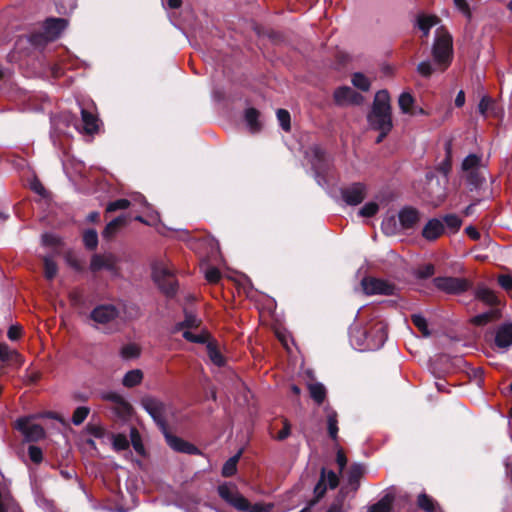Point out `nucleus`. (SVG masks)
Listing matches in <instances>:
<instances>
[{
  "label": "nucleus",
  "mask_w": 512,
  "mask_h": 512,
  "mask_svg": "<svg viewBox=\"0 0 512 512\" xmlns=\"http://www.w3.org/2000/svg\"><path fill=\"white\" fill-rule=\"evenodd\" d=\"M444 231L445 226L443 222L437 218H432L423 227L421 235L428 241H435L443 235Z\"/></svg>",
  "instance_id": "nucleus-15"
},
{
  "label": "nucleus",
  "mask_w": 512,
  "mask_h": 512,
  "mask_svg": "<svg viewBox=\"0 0 512 512\" xmlns=\"http://www.w3.org/2000/svg\"><path fill=\"white\" fill-rule=\"evenodd\" d=\"M217 490L219 496L236 510L246 512L250 508V502L237 490L231 489L228 485H219Z\"/></svg>",
  "instance_id": "nucleus-9"
},
{
  "label": "nucleus",
  "mask_w": 512,
  "mask_h": 512,
  "mask_svg": "<svg viewBox=\"0 0 512 512\" xmlns=\"http://www.w3.org/2000/svg\"><path fill=\"white\" fill-rule=\"evenodd\" d=\"M112 446H113V449L117 452L119 451H123V450H127L129 448V441L126 437V435L124 434H113L112 435Z\"/></svg>",
  "instance_id": "nucleus-46"
},
{
  "label": "nucleus",
  "mask_w": 512,
  "mask_h": 512,
  "mask_svg": "<svg viewBox=\"0 0 512 512\" xmlns=\"http://www.w3.org/2000/svg\"><path fill=\"white\" fill-rule=\"evenodd\" d=\"M90 413V408L86 406L77 407L72 415V423L76 426L81 425Z\"/></svg>",
  "instance_id": "nucleus-47"
},
{
  "label": "nucleus",
  "mask_w": 512,
  "mask_h": 512,
  "mask_svg": "<svg viewBox=\"0 0 512 512\" xmlns=\"http://www.w3.org/2000/svg\"><path fill=\"white\" fill-rule=\"evenodd\" d=\"M161 433L163 434L168 446L170 448H172L174 451L179 452V453L189 454V455L201 454V451L199 450V448L196 447L194 444H192L176 435H173L169 431V427L166 428L165 430L161 431Z\"/></svg>",
  "instance_id": "nucleus-11"
},
{
  "label": "nucleus",
  "mask_w": 512,
  "mask_h": 512,
  "mask_svg": "<svg viewBox=\"0 0 512 512\" xmlns=\"http://www.w3.org/2000/svg\"><path fill=\"white\" fill-rule=\"evenodd\" d=\"M131 444L134 450L141 456L145 455V447L142 443L141 435L139 431L133 427L130 431Z\"/></svg>",
  "instance_id": "nucleus-42"
},
{
  "label": "nucleus",
  "mask_w": 512,
  "mask_h": 512,
  "mask_svg": "<svg viewBox=\"0 0 512 512\" xmlns=\"http://www.w3.org/2000/svg\"><path fill=\"white\" fill-rule=\"evenodd\" d=\"M434 273H435L434 265L431 263H428L419 268L417 275L421 279H427V278L433 276Z\"/></svg>",
  "instance_id": "nucleus-60"
},
{
  "label": "nucleus",
  "mask_w": 512,
  "mask_h": 512,
  "mask_svg": "<svg viewBox=\"0 0 512 512\" xmlns=\"http://www.w3.org/2000/svg\"><path fill=\"white\" fill-rule=\"evenodd\" d=\"M89 317L98 324H108L119 317V310L113 304H100L90 312Z\"/></svg>",
  "instance_id": "nucleus-12"
},
{
  "label": "nucleus",
  "mask_w": 512,
  "mask_h": 512,
  "mask_svg": "<svg viewBox=\"0 0 512 512\" xmlns=\"http://www.w3.org/2000/svg\"><path fill=\"white\" fill-rule=\"evenodd\" d=\"M333 99L336 105L344 106L347 104L360 105L364 98L351 87L341 86L334 91Z\"/></svg>",
  "instance_id": "nucleus-13"
},
{
  "label": "nucleus",
  "mask_w": 512,
  "mask_h": 512,
  "mask_svg": "<svg viewBox=\"0 0 512 512\" xmlns=\"http://www.w3.org/2000/svg\"><path fill=\"white\" fill-rule=\"evenodd\" d=\"M327 431L329 437L337 442L338 440V414L335 410H330L327 414Z\"/></svg>",
  "instance_id": "nucleus-27"
},
{
  "label": "nucleus",
  "mask_w": 512,
  "mask_h": 512,
  "mask_svg": "<svg viewBox=\"0 0 512 512\" xmlns=\"http://www.w3.org/2000/svg\"><path fill=\"white\" fill-rule=\"evenodd\" d=\"M415 99L409 92H403L400 94L398 99V105L402 113L413 115V105Z\"/></svg>",
  "instance_id": "nucleus-30"
},
{
  "label": "nucleus",
  "mask_w": 512,
  "mask_h": 512,
  "mask_svg": "<svg viewBox=\"0 0 512 512\" xmlns=\"http://www.w3.org/2000/svg\"><path fill=\"white\" fill-rule=\"evenodd\" d=\"M277 119L281 128L285 132H290L291 130V116L288 110L286 109H278L276 112Z\"/></svg>",
  "instance_id": "nucleus-44"
},
{
  "label": "nucleus",
  "mask_w": 512,
  "mask_h": 512,
  "mask_svg": "<svg viewBox=\"0 0 512 512\" xmlns=\"http://www.w3.org/2000/svg\"><path fill=\"white\" fill-rule=\"evenodd\" d=\"M69 21L65 18L48 17L42 23V29L50 42L57 40L68 27Z\"/></svg>",
  "instance_id": "nucleus-14"
},
{
  "label": "nucleus",
  "mask_w": 512,
  "mask_h": 512,
  "mask_svg": "<svg viewBox=\"0 0 512 512\" xmlns=\"http://www.w3.org/2000/svg\"><path fill=\"white\" fill-rule=\"evenodd\" d=\"M201 320L197 318L191 312L185 311V319L179 323H177L174 327V331L178 332L184 329H196L200 326Z\"/></svg>",
  "instance_id": "nucleus-26"
},
{
  "label": "nucleus",
  "mask_w": 512,
  "mask_h": 512,
  "mask_svg": "<svg viewBox=\"0 0 512 512\" xmlns=\"http://www.w3.org/2000/svg\"><path fill=\"white\" fill-rule=\"evenodd\" d=\"M433 283L438 290L450 295H460L472 288V282L463 277L438 276Z\"/></svg>",
  "instance_id": "nucleus-4"
},
{
  "label": "nucleus",
  "mask_w": 512,
  "mask_h": 512,
  "mask_svg": "<svg viewBox=\"0 0 512 512\" xmlns=\"http://www.w3.org/2000/svg\"><path fill=\"white\" fill-rule=\"evenodd\" d=\"M343 201L349 206H356L363 202L367 195V186L362 182H354L340 189Z\"/></svg>",
  "instance_id": "nucleus-10"
},
{
  "label": "nucleus",
  "mask_w": 512,
  "mask_h": 512,
  "mask_svg": "<svg viewBox=\"0 0 512 512\" xmlns=\"http://www.w3.org/2000/svg\"><path fill=\"white\" fill-rule=\"evenodd\" d=\"M86 431L94 436L95 438L101 439L105 436L106 430L101 425L88 423L86 425Z\"/></svg>",
  "instance_id": "nucleus-56"
},
{
  "label": "nucleus",
  "mask_w": 512,
  "mask_h": 512,
  "mask_svg": "<svg viewBox=\"0 0 512 512\" xmlns=\"http://www.w3.org/2000/svg\"><path fill=\"white\" fill-rule=\"evenodd\" d=\"M102 399L117 404L121 406L124 410L129 411L131 409V405L129 404V402H127L125 398L117 392L110 391L103 393Z\"/></svg>",
  "instance_id": "nucleus-35"
},
{
  "label": "nucleus",
  "mask_w": 512,
  "mask_h": 512,
  "mask_svg": "<svg viewBox=\"0 0 512 512\" xmlns=\"http://www.w3.org/2000/svg\"><path fill=\"white\" fill-rule=\"evenodd\" d=\"M484 181V177L477 169L469 171L467 174V182L475 188L480 187Z\"/></svg>",
  "instance_id": "nucleus-53"
},
{
  "label": "nucleus",
  "mask_w": 512,
  "mask_h": 512,
  "mask_svg": "<svg viewBox=\"0 0 512 512\" xmlns=\"http://www.w3.org/2000/svg\"><path fill=\"white\" fill-rule=\"evenodd\" d=\"M445 151H446V158L440 163L438 166V170L443 173L444 175H447L452 167L451 162V143L447 142L445 145Z\"/></svg>",
  "instance_id": "nucleus-49"
},
{
  "label": "nucleus",
  "mask_w": 512,
  "mask_h": 512,
  "mask_svg": "<svg viewBox=\"0 0 512 512\" xmlns=\"http://www.w3.org/2000/svg\"><path fill=\"white\" fill-rule=\"evenodd\" d=\"M373 333L377 336V344L383 345L387 339V327L383 323L378 322L374 324L369 331H365L366 337L372 336Z\"/></svg>",
  "instance_id": "nucleus-32"
},
{
  "label": "nucleus",
  "mask_w": 512,
  "mask_h": 512,
  "mask_svg": "<svg viewBox=\"0 0 512 512\" xmlns=\"http://www.w3.org/2000/svg\"><path fill=\"white\" fill-rule=\"evenodd\" d=\"M364 466L359 463H353L347 473V481L350 486L356 490L359 487V482L364 475Z\"/></svg>",
  "instance_id": "nucleus-24"
},
{
  "label": "nucleus",
  "mask_w": 512,
  "mask_h": 512,
  "mask_svg": "<svg viewBox=\"0 0 512 512\" xmlns=\"http://www.w3.org/2000/svg\"><path fill=\"white\" fill-rule=\"evenodd\" d=\"M28 454L30 460L35 464H39L43 460V452L38 446L30 445L28 448Z\"/></svg>",
  "instance_id": "nucleus-55"
},
{
  "label": "nucleus",
  "mask_w": 512,
  "mask_h": 512,
  "mask_svg": "<svg viewBox=\"0 0 512 512\" xmlns=\"http://www.w3.org/2000/svg\"><path fill=\"white\" fill-rule=\"evenodd\" d=\"M143 380V372L140 369H133L128 371L123 379L122 384L127 388H132L139 385Z\"/></svg>",
  "instance_id": "nucleus-28"
},
{
  "label": "nucleus",
  "mask_w": 512,
  "mask_h": 512,
  "mask_svg": "<svg viewBox=\"0 0 512 512\" xmlns=\"http://www.w3.org/2000/svg\"><path fill=\"white\" fill-rule=\"evenodd\" d=\"M291 434V424L287 419L283 420V428L278 432L276 439L279 441L285 440Z\"/></svg>",
  "instance_id": "nucleus-61"
},
{
  "label": "nucleus",
  "mask_w": 512,
  "mask_h": 512,
  "mask_svg": "<svg viewBox=\"0 0 512 512\" xmlns=\"http://www.w3.org/2000/svg\"><path fill=\"white\" fill-rule=\"evenodd\" d=\"M274 505L272 503L268 504H260L256 503L254 505L250 504V508L246 512H270L273 509Z\"/></svg>",
  "instance_id": "nucleus-63"
},
{
  "label": "nucleus",
  "mask_w": 512,
  "mask_h": 512,
  "mask_svg": "<svg viewBox=\"0 0 512 512\" xmlns=\"http://www.w3.org/2000/svg\"><path fill=\"white\" fill-rule=\"evenodd\" d=\"M309 392L311 398L318 404H322L326 398V388L321 383H314L309 385Z\"/></svg>",
  "instance_id": "nucleus-36"
},
{
  "label": "nucleus",
  "mask_w": 512,
  "mask_h": 512,
  "mask_svg": "<svg viewBox=\"0 0 512 512\" xmlns=\"http://www.w3.org/2000/svg\"><path fill=\"white\" fill-rule=\"evenodd\" d=\"M398 218L403 229H412L419 222L420 213L416 208L406 206L399 211Z\"/></svg>",
  "instance_id": "nucleus-16"
},
{
  "label": "nucleus",
  "mask_w": 512,
  "mask_h": 512,
  "mask_svg": "<svg viewBox=\"0 0 512 512\" xmlns=\"http://www.w3.org/2000/svg\"><path fill=\"white\" fill-rule=\"evenodd\" d=\"M495 345L501 349H508L512 346V323L500 325L495 334Z\"/></svg>",
  "instance_id": "nucleus-17"
},
{
  "label": "nucleus",
  "mask_w": 512,
  "mask_h": 512,
  "mask_svg": "<svg viewBox=\"0 0 512 512\" xmlns=\"http://www.w3.org/2000/svg\"><path fill=\"white\" fill-rule=\"evenodd\" d=\"M351 82L357 89L363 92L369 91L371 87L370 80L361 72L354 73L352 75Z\"/></svg>",
  "instance_id": "nucleus-38"
},
{
  "label": "nucleus",
  "mask_w": 512,
  "mask_h": 512,
  "mask_svg": "<svg viewBox=\"0 0 512 512\" xmlns=\"http://www.w3.org/2000/svg\"><path fill=\"white\" fill-rule=\"evenodd\" d=\"M393 500V496L387 494L377 503L373 504L368 512H391Z\"/></svg>",
  "instance_id": "nucleus-33"
},
{
  "label": "nucleus",
  "mask_w": 512,
  "mask_h": 512,
  "mask_svg": "<svg viewBox=\"0 0 512 512\" xmlns=\"http://www.w3.org/2000/svg\"><path fill=\"white\" fill-rule=\"evenodd\" d=\"M367 121L371 129L393 128L391 99L386 89L376 92Z\"/></svg>",
  "instance_id": "nucleus-1"
},
{
  "label": "nucleus",
  "mask_w": 512,
  "mask_h": 512,
  "mask_svg": "<svg viewBox=\"0 0 512 512\" xmlns=\"http://www.w3.org/2000/svg\"><path fill=\"white\" fill-rule=\"evenodd\" d=\"M206 348L209 359L212 361L213 364H215L218 367H222L225 365L226 359L219 350L215 340L208 342Z\"/></svg>",
  "instance_id": "nucleus-25"
},
{
  "label": "nucleus",
  "mask_w": 512,
  "mask_h": 512,
  "mask_svg": "<svg viewBox=\"0 0 512 512\" xmlns=\"http://www.w3.org/2000/svg\"><path fill=\"white\" fill-rule=\"evenodd\" d=\"M260 112L253 107L247 108L245 110L244 118L249 127V130L252 133L260 132L262 129V124L259 121Z\"/></svg>",
  "instance_id": "nucleus-23"
},
{
  "label": "nucleus",
  "mask_w": 512,
  "mask_h": 512,
  "mask_svg": "<svg viewBox=\"0 0 512 512\" xmlns=\"http://www.w3.org/2000/svg\"><path fill=\"white\" fill-rule=\"evenodd\" d=\"M325 480H326V469L322 468L321 473H320V479L314 487L315 499L310 503V506L315 504L318 500H320L326 494L327 485L325 483Z\"/></svg>",
  "instance_id": "nucleus-34"
},
{
  "label": "nucleus",
  "mask_w": 512,
  "mask_h": 512,
  "mask_svg": "<svg viewBox=\"0 0 512 512\" xmlns=\"http://www.w3.org/2000/svg\"><path fill=\"white\" fill-rule=\"evenodd\" d=\"M498 284L506 291H512V277L510 275L501 274L498 276Z\"/></svg>",
  "instance_id": "nucleus-62"
},
{
  "label": "nucleus",
  "mask_w": 512,
  "mask_h": 512,
  "mask_svg": "<svg viewBox=\"0 0 512 512\" xmlns=\"http://www.w3.org/2000/svg\"><path fill=\"white\" fill-rule=\"evenodd\" d=\"M140 405L151 416L160 431L168 428L166 415L169 405L167 403L155 396L145 395L141 398Z\"/></svg>",
  "instance_id": "nucleus-2"
},
{
  "label": "nucleus",
  "mask_w": 512,
  "mask_h": 512,
  "mask_svg": "<svg viewBox=\"0 0 512 512\" xmlns=\"http://www.w3.org/2000/svg\"><path fill=\"white\" fill-rule=\"evenodd\" d=\"M205 279L211 283L216 284L221 279V272L217 267H210L205 273Z\"/></svg>",
  "instance_id": "nucleus-57"
},
{
  "label": "nucleus",
  "mask_w": 512,
  "mask_h": 512,
  "mask_svg": "<svg viewBox=\"0 0 512 512\" xmlns=\"http://www.w3.org/2000/svg\"><path fill=\"white\" fill-rule=\"evenodd\" d=\"M57 271H58L57 264L53 260H51L49 258H45L44 259V275H45L46 279L52 280L56 276Z\"/></svg>",
  "instance_id": "nucleus-51"
},
{
  "label": "nucleus",
  "mask_w": 512,
  "mask_h": 512,
  "mask_svg": "<svg viewBox=\"0 0 512 512\" xmlns=\"http://www.w3.org/2000/svg\"><path fill=\"white\" fill-rule=\"evenodd\" d=\"M501 316V311L498 308H492L487 312L472 317L470 323L474 326L482 327L490 322L499 320Z\"/></svg>",
  "instance_id": "nucleus-20"
},
{
  "label": "nucleus",
  "mask_w": 512,
  "mask_h": 512,
  "mask_svg": "<svg viewBox=\"0 0 512 512\" xmlns=\"http://www.w3.org/2000/svg\"><path fill=\"white\" fill-rule=\"evenodd\" d=\"M433 71L434 69L429 61H422L417 65V72L425 78H429Z\"/></svg>",
  "instance_id": "nucleus-59"
},
{
  "label": "nucleus",
  "mask_w": 512,
  "mask_h": 512,
  "mask_svg": "<svg viewBox=\"0 0 512 512\" xmlns=\"http://www.w3.org/2000/svg\"><path fill=\"white\" fill-rule=\"evenodd\" d=\"M417 506L425 512H444L439 504L425 492L418 495Z\"/></svg>",
  "instance_id": "nucleus-22"
},
{
  "label": "nucleus",
  "mask_w": 512,
  "mask_h": 512,
  "mask_svg": "<svg viewBox=\"0 0 512 512\" xmlns=\"http://www.w3.org/2000/svg\"><path fill=\"white\" fill-rule=\"evenodd\" d=\"M183 338L191 343L206 344L210 342V334L206 331L196 335L188 330L183 332Z\"/></svg>",
  "instance_id": "nucleus-40"
},
{
  "label": "nucleus",
  "mask_w": 512,
  "mask_h": 512,
  "mask_svg": "<svg viewBox=\"0 0 512 512\" xmlns=\"http://www.w3.org/2000/svg\"><path fill=\"white\" fill-rule=\"evenodd\" d=\"M128 217L124 214L119 215L115 219L111 220L109 223L106 224L104 230L102 231V237L106 241L112 240L118 231L125 227L128 224Z\"/></svg>",
  "instance_id": "nucleus-18"
},
{
  "label": "nucleus",
  "mask_w": 512,
  "mask_h": 512,
  "mask_svg": "<svg viewBox=\"0 0 512 512\" xmlns=\"http://www.w3.org/2000/svg\"><path fill=\"white\" fill-rule=\"evenodd\" d=\"M153 279L158 288L167 296L173 297L177 293L178 284L175 276L166 268L153 270Z\"/></svg>",
  "instance_id": "nucleus-7"
},
{
  "label": "nucleus",
  "mask_w": 512,
  "mask_h": 512,
  "mask_svg": "<svg viewBox=\"0 0 512 512\" xmlns=\"http://www.w3.org/2000/svg\"><path fill=\"white\" fill-rule=\"evenodd\" d=\"M411 322L422 333L423 336L428 337L431 335V332L428 328L427 320L422 315L412 314Z\"/></svg>",
  "instance_id": "nucleus-41"
},
{
  "label": "nucleus",
  "mask_w": 512,
  "mask_h": 512,
  "mask_svg": "<svg viewBox=\"0 0 512 512\" xmlns=\"http://www.w3.org/2000/svg\"><path fill=\"white\" fill-rule=\"evenodd\" d=\"M140 355V349L135 344H126L121 349V356L124 359L136 358Z\"/></svg>",
  "instance_id": "nucleus-50"
},
{
  "label": "nucleus",
  "mask_w": 512,
  "mask_h": 512,
  "mask_svg": "<svg viewBox=\"0 0 512 512\" xmlns=\"http://www.w3.org/2000/svg\"><path fill=\"white\" fill-rule=\"evenodd\" d=\"M475 298L486 305L496 307L499 305V299L495 292L485 286H478L475 290Z\"/></svg>",
  "instance_id": "nucleus-21"
},
{
  "label": "nucleus",
  "mask_w": 512,
  "mask_h": 512,
  "mask_svg": "<svg viewBox=\"0 0 512 512\" xmlns=\"http://www.w3.org/2000/svg\"><path fill=\"white\" fill-rule=\"evenodd\" d=\"M105 266V256L100 254H94L90 262V270L92 272H98Z\"/></svg>",
  "instance_id": "nucleus-54"
},
{
  "label": "nucleus",
  "mask_w": 512,
  "mask_h": 512,
  "mask_svg": "<svg viewBox=\"0 0 512 512\" xmlns=\"http://www.w3.org/2000/svg\"><path fill=\"white\" fill-rule=\"evenodd\" d=\"M363 291L367 295H394L396 286L391 282L378 278H364L361 282Z\"/></svg>",
  "instance_id": "nucleus-8"
},
{
  "label": "nucleus",
  "mask_w": 512,
  "mask_h": 512,
  "mask_svg": "<svg viewBox=\"0 0 512 512\" xmlns=\"http://www.w3.org/2000/svg\"><path fill=\"white\" fill-rule=\"evenodd\" d=\"M34 417H21L14 423V428L21 432L25 442H38L46 436V432L40 424L31 423V419Z\"/></svg>",
  "instance_id": "nucleus-6"
},
{
  "label": "nucleus",
  "mask_w": 512,
  "mask_h": 512,
  "mask_svg": "<svg viewBox=\"0 0 512 512\" xmlns=\"http://www.w3.org/2000/svg\"><path fill=\"white\" fill-rule=\"evenodd\" d=\"M22 335V327L18 325H12L9 327L7 337L11 341H17Z\"/></svg>",
  "instance_id": "nucleus-64"
},
{
  "label": "nucleus",
  "mask_w": 512,
  "mask_h": 512,
  "mask_svg": "<svg viewBox=\"0 0 512 512\" xmlns=\"http://www.w3.org/2000/svg\"><path fill=\"white\" fill-rule=\"evenodd\" d=\"M378 211L379 205L376 202H368L359 210V215L369 218L375 216Z\"/></svg>",
  "instance_id": "nucleus-52"
},
{
  "label": "nucleus",
  "mask_w": 512,
  "mask_h": 512,
  "mask_svg": "<svg viewBox=\"0 0 512 512\" xmlns=\"http://www.w3.org/2000/svg\"><path fill=\"white\" fill-rule=\"evenodd\" d=\"M240 458V453L230 457L222 467V475L224 477H232L237 472V463Z\"/></svg>",
  "instance_id": "nucleus-39"
},
{
  "label": "nucleus",
  "mask_w": 512,
  "mask_h": 512,
  "mask_svg": "<svg viewBox=\"0 0 512 512\" xmlns=\"http://www.w3.org/2000/svg\"><path fill=\"white\" fill-rule=\"evenodd\" d=\"M26 38L27 41L35 48H44L50 42L43 29L31 32Z\"/></svg>",
  "instance_id": "nucleus-31"
},
{
  "label": "nucleus",
  "mask_w": 512,
  "mask_h": 512,
  "mask_svg": "<svg viewBox=\"0 0 512 512\" xmlns=\"http://www.w3.org/2000/svg\"><path fill=\"white\" fill-rule=\"evenodd\" d=\"M81 119L86 134L93 135L99 131V118L86 108H81Z\"/></svg>",
  "instance_id": "nucleus-19"
},
{
  "label": "nucleus",
  "mask_w": 512,
  "mask_h": 512,
  "mask_svg": "<svg viewBox=\"0 0 512 512\" xmlns=\"http://www.w3.org/2000/svg\"><path fill=\"white\" fill-rule=\"evenodd\" d=\"M12 357H20L16 351H10L6 344H0V361L8 362Z\"/></svg>",
  "instance_id": "nucleus-58"
},
{
  "label": "nucleus",
  "mask_w": 512,
  "mask_h": 512,
  "mask_svg": "<svg viewBox=\"0 0 512 512\" xmlns=\"http://www.w3.org/2000/svg\"><path fill=\"white\" fill-rule=\"evenodd\" d=\"M310 152V163L314 177L320 186H324L327 183L326 176L330 168L326 151L322 147L314 145L311 147Z\"/></svg>",
  "instance_id": "nucleus-5"
},
{
  "label": "nucleus",
  "mask_w": 512,
  "mask_h": 512,
  "mask_svg": "<svg viewBox=\"0 0 512 512\" xmlns=\"http://www.w3.org/2000/svg\"><path fill=\"white\" fill-rule=\"evenodd\" d=\"M453 40L452 36L443 31L438 34L432 47V55L437 64L443 66V70L447 69L452 61Z\"/></svg>",
  "instance_id": "nucleus-3"
},
{
  "label": "nucleus",
  "mask_w": 512,
  "mask_h": 512,
  "mask_svg": "<svg viewBox=\"0 0 512 512\" xmlns=\"http://www.w3.org/2000/svg\"><path fill=\"white\" fill-rule=\"evenodd\" d=\"M443 221L448 229H450L453 233H456L459 231L462 220L459 216L456 214H447L443 217Z\"/></svg>",
  "instance_id": "nucleus-45"
},
{
  "label": "nucleus",
  "mask_w": 512,
  "mask_h": 512,
  "mask_svg": "<svg viewBox=\"0 0 512 512\" xmlns=\"http://www.w3.org/2000/svg\"><path fill=\"white\" fill-rule=\"evenodd\" d=\"M131 205V202L128 199H117L115 201H111L107 204L106 207V213H112L116 212L118 210H125L129 208Z\"/></svg>",
  "instance_id": "nucleus-48"
},
{
  "label": "nucleus",
  "mask_w": 512,
  "mask_h": 512,
  "mask_svg": "<svg viewBox=\"0 0 512 512\" xmlns=\"http://www.w3.org/2000/svg\"><path fill=\"white\" fill-rule=\"evenodd\" d=\"M481 163V157L476 154H469L462 161V170L469 172L472 170H476Z\"/></svg>",
  "instance_id": "nucleus-43"
},
{
  "label": "nucleus",
  "mask_w": 512,
  "mask_h": 512,
  "mask_svg": "<svg viewBox=\"0 0 512 512\" xmlns=\"http://www.w3.org/2000/svg\"><path fill=\"white\" fill-rule=\"evenodd\" d=\"M83 243L86 249L93 251L98 246V234L95 229H87L83 233Z\"/></svg>",
  "instance_id": "nucleus-37"
},
{
  "label": "nucleus",
  "mask_w": 512,
  "mask_h": 512,
  "mask_svg": "<svg viewBox=\"0 0 512 512\" xmlns=\"http://www.w3.org/2000/svg\"><path fill=\"white\" fill-rule=\"evenodd\" d=\"M439 19L434 15H420L417 18V26L424 36L429 34L430 29L438 23Z\"/></svg>",
  "instance_id": "nucleus-29"
}]
</instances>
